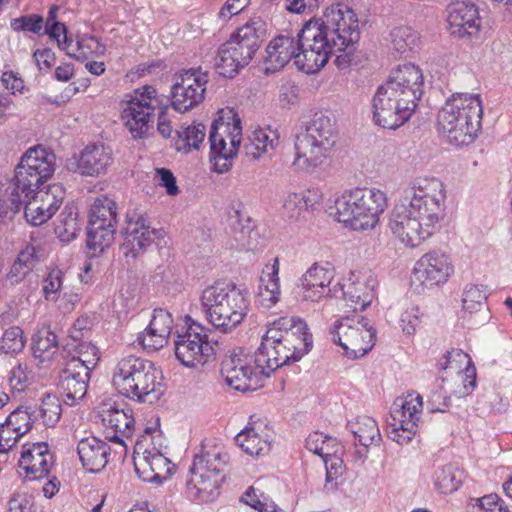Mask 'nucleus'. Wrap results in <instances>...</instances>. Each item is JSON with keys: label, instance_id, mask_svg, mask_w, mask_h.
I'll use <instances>...</instances> for the list:
<instances>
[{"label": "nucleus", "instance_id": "1", "mask_svg": "<svg viewBox=\"0 0 512 512\" xmlns=\"http://www.w3.org/2000/svg\"><path fill=\"white\" fill-rule=\"evenodd\" d=\"M358 18L346 5L328 7L321 18L311 19L296 32L283 30L266 48V74L282 69L294 59L306 74L319 71L331 54L342 52L360 39Z\"/></svg>", "mask_w": 512, "mask_h": 512}, {"label": "nucleus", "instance_id": "2", "mask_svg": "<svg viewBox=\"0 0 512 512\" xmlns=\"http://www.w3.org/2000/svg\"><path fill=\"white\" fill-rule=\"evenodd\" d=\"M446 191L437 178H418L405 190L401 205L396 206L389 227L396 239L416 248L431 237L445 215Z\"/></svg>", "mask_w": 512, "mask_h": 512}, {"label": "nucleus", "instance_id": "3", "mask_svg": "<svg viewBox=\"0 0 512 512\" xmlns=\"http://www.w3.org/2000/svg\"><path fill=\"white\" fill-rule=\"evenodd\" d=\"M422 94L421 69L412 63L398 66L372 99L375 124L386 129L400 127L410 119Z\"/></svg>", "mask_w": 512, "mask_h": 512}, {"label": "nucleus", "instance_id": "4", "mask_svg": "<svg viewBox=\"0 0 512 512\" xmlns=\"http://www.w3.org/2000/svg\"><path fill=\"white\" fill-rule=\"evenodd\" d=\"M312 348V335L306 322L295 316H283L268 325L254 362L270 375L277 368L299 361Z\"/></svg>", "mask_w": 512, "mask_h": 512}, {"label": "nucleus", "instance_id": "5", "mask_svg": "<svg viewBox=\"0 0 512 512\" xmlns=\"http://www.w3.org/2000/svg\"><path fill=\"white\" fill-rule=\"evenodd\" d=\"M482 115L479 94L454 93L438 112V130L456 147L469 145L478 136Z\"/></svg>", "mask_w": 512, "mask_h": 512}, {"label": "nucleus", "instance_id": "6", "mask_svg": "<svg viewBox=\"0 0 512 512\" xmlns=\"http://www.w3.org/2000/svg\"><path fill=\"white\" fill-rule=\"evenodd\" d=\"M335 142L334 121L325 113L316 112L296 134L291 167L296 171L314 172L326 163Z\"/></svg>", "mask_w": 512, "mask_h": 512}, {"label": "nucleus", "instance_id": "7", "mask_svg": "<svg viewBox=\"0 0 512 512\" xmlns=\"http://www.w3.org/2000/svg\"><path fill=\"white\" fill-rule=\"evenodd\" d=\"M224 443L221 439H206L194 457L185 495L196 503H210L221 494L224 482Z\"/></svg>", "mask_w": 512, "mask_h": 512}, {"label": "nucleus", "instance_id": "8", "mask_svg": "<svg viewBox=\"0 0 512 512\" xmlns=\"http://www.w3.org/2000/svg\"><path fill=\"white\" fill-rule=\"evenodd\" d=\"M112 384L123 396L139 403H152L163 393V375L147 359L128 355L113 370Z\"/></svg>", "mask_w": 512, "mask_h": 512}, {"label": "nucleus", "instance_id": "9", "mask_svg": "<svg viewBox=\"0 0 512 512\" xmlns=\"http://www.w3.org/2000/svg\"><path fill=\"white\" fill-rule=\"evenodd\" d=\"M387 208L386 193L374 187L348 189L335 200L338 221L355 231L374 229Z\"/></svg>", "mask_w": 512, "mask_h": 512}, {"label": "nucleus", "instance_id": "10", "mask_svg": "<svg viewBox=\"0 0 512 512\" xmlns=\"http://www.w3.org/2000/svg\"><path fill=\"white\" fill-rule=\"evenodd\" d=\"M120 119L134 140L148 137L157 109H162L163 95L152 85H143L125 95Z\"/></svg>", "mask_w": 512, "mask_h": 512}, {"label": "nucleus", "instance_id": "11", "mask_svg": "<svg viewBox=\"0 0 512 512\" xmlns=\"http://www.w3.org/2000/svg\"><path fill=\"white\" fill-rule=\"evenodd\" d=\"M65 195V188L61 184H52L46 189L33 187L28 193L15 194L9 190L10 204L6 202L0 204V219L9 211L17 212L23 206L27 222L33 226H39L55 215Z\"/></svg>", "mask_w": 512, "mask_h": 512}, {"label": "nucleus", "instance_id": "12", "mask_svg": "<svg viewBox=\"0 0 512 512\" xmlns=\"http://www.w3.org/2000/svg\"><path fill=\"white\" fill-rule=\"evenodd\" d=\"M267 36V23L261 17H253L243 26L239 27L226 40V66L234 68L226 70V78H234L239 69L249 64L253 55L259 49Z\"/></svg>", "mask_w": 512, "mask_h": 512}, {"label": "nucleus", "instance_id": "13", "mask_svg": "<svg viewBox=\"0 0 512 512\" xmlns=\"http://www.w3.org/2000/svg\"><path fill=\"white\" fill-rule=\"evenodd\" d=\"M54 153L42 146L30 147L15 168L14 178L9 186L12 193H28L33 187H40L55 171Z\"/></svg>", "mask_w": 512, "mask_h": 512}, {"label": "nucleus", "instance_id": "14", "mask_svg": "<svg viewBox=\"0 0 512 512\" xmlns=\"http://www.w3.org/2000/svg\"><path fill=\"white\" fill-rule=\"evenodd\" d=\"M332 340L344 350L348 358L366 355L375 345L376 333L362 315L346 316L338 320L330 331Z\"/></svg>", "mask_w": 512, "mask_h": 512}, {"label": "nucleus", "instance_id": "15", "mask_svg": "<svg viewBox=\"0 0 512 512\" xmlns=\"http://www.w3.org/2000/svg\"><path fill=\"white\" fill-rule=\"evenodd\" d=\"M177 360L185 367L196 368L214 358L215 352L206 340L204 328L196 323L179 333L174 341Z\"/></svg>", "mask_w": 512, "mask_h": 512}, {"label": "nucleus", "instance_id": "16", "mask_svg": "<svg viewBox=\"0 0 512 512\" xmlns=\"http://www.w3.org/2000/svg\"><path fill=\"white\" fill-rule=\"evenodd\" d=\"M335 276L329 264L314 263L299 279L296 294L302 301L318 302L324 297L338 298L337 284L330 287Z\"/></svg>", "mask_w": 512, "mask_h": 512}, {"label": "nucleus", "instance_id": "17", "mask_svg": "<svg viewBox=\"0 0 512 512\" xmlns=\"http://www.w3.org/2000/svg\"><path fill=\"white\" fill-rule=\"evenodd\" d=\"M454 272L450 257L440 251H429L422 255L413 268V279L423 288L443 285Z\"/></svg>", "mask_w": 512, "mask_h": 512}, {"label": "nucleus", "instance_id": "18", "mask_svg": "<svg viewBox=\"0 0 512 512\" xmlns=\"http://www.w3.org/2000/svg\"><path fill=\"white\" fill-rule=\"evenodd\" d=\"M112 163L111 149L102 143H92L67 159L66 167L81 176L99 177L106 174Z\"/></svg>", "mask_w": 512, "mask_h": 512}, {"label": "nucleus", "instance_id": "19", "mask_svg": "<svg viewBox=\"0 0 512 512\" xmlns=\"http://www.w3.org/2000/svg\"><path fill=\"white\" fill-rule=\"evenodd\" d=\"M207 75L200 70L191 69L181 73L172 87V107L185 113L197 106L204 98Z\"/></svg>", "mask_w": 512, "mask_h": 512}, {"label": "nucleus", "instance_id": "20", "mask_svg": "<svg viewBox=\"0 0 512 512\" xmlns=\"http://www.w3.org/2000/svg\"><path fill=\"white\" fill-rule=\"evenodd\" d=\"M376 278L371 271H353L343 283H337L338 297H343L346 305L364 310L374 298Z\"/></svg>", "mask_w": 512, "mask_h": 512}, {"label": "nucleus", "instance_id": "21", "mask_svg": "<svg viewBox=\"0 0 512 512\" xmlns=\"http://www.w3.org/2000/svg\"><path fill=\"white\" fill-rule=\"evenodd\" d=\"M54 464V457L45 442L23 445L19 459L20 475L28 481L40 480L48 476Z\"/></svg>", "mask_w": 512, "mask_h": 512}, {"label": "nucleus", "instance_id": "22", "mask_svg": "<svg viewBox=\"0 0 512 512\" xmlns=\"http://www.w3.org/2000/svg\"><path fill=\"white\" fill-rule=\"evenodd\" d=\"M236 445L250 456H264L271 450L273 431L266 419L250 418L247 426L234 437Z\"/></svg>", "mask_w": 512, "mask_h": 512}, {"label": "nucleus", "instance_id": "23", "mask_svg": "<svg viewBox=\"0 0 512 512\" xmlns=\"http://www.w3.org/2000/svg\"><path fill=\"white\" fill-rule=\"evenodd\" d=\"M265 375L261 368L255 364L253 368L239 354L233 353L226 359V384L236 391L246 392L258 389Z\"/></svg>", "mask_w": 512, "mask_h": 512}, {"label": "nucleus", "instance_id": "24", "mask_svg": "<svg viewBox=\"0 0 512 512\" xmlns=\"http://www.w3.org/2000/svg\"><path fill=\"white\" fill-rule=\"evenodd\" d=\"M163 234V230L151 229L143 216L133 215L127 221L122 244L123 254L135 258Z\"/></svg>", "mask_w": 512, "mask_h": 512}, {"label": "nucleus", "instance_id": "25", "mask_svg": "<svg viewBox=\"0 0 512 512\" xmlns=\"http://www.w3.org/2000/svg\"><path fill=\"white\" fill-rule=\"evenodd\" d=\"M447 22L452 35L461 38L474 36L480 29L478 8L471 2H453L447 7Z\"/></svg>", "mask_w": 512, "mask_h": 512}, {"label": "nucleus", "instance_id": "26", "mask_svg": "<svg viewBox=\"0 0 512 512\" xmlns=\"http://www.w3.org/2000/svg\"><path fill=\"white\" fill-rule=\"evenodd\" d=\"M100 417L111 441L125 444L124 438H130L134 431L135 420L132 411L116 404L104 405Z\"/></svg>", "mask_w": 512, "mask_h": 512}, {"label": "nucleus", "instance_id": "27", "mask_svg": "<svg viewBox=\"0 0 512 512\" xmlns=\"http://www.w3.org/2000/svg\"><path fill=\"white\" fill-rule=\"evenodd\" d=\"M442 370H451L457 374L462 387L455 391L457 397H464L471 393L476 385V369L472 365L470 356L461 349H451L439 362Z\"/></svg>", "mask_w": 512, "mask_h": 512}, {"label": "nucleus", "instance_id": "28", "mask_svg": "<svg viewBox=\"0 0 512 512\" xmlns=\"http://www.w3.org/2000/svg\"><path fill=\"white\" fill-rule=\"evenodd\" d=\"M134 468L145 482L160 483L166 480L175 469V465L167 457V453H155L133 456Z\"/></svg>", "mask_w": 512, "mask_h": 512}, {"label": "nucleus", "instance_id": "29", "mask_svg": "<svg viewBox=\"0 0 512 512\" xmlns=\"http://www.w3.org/2000/svg\"><path fill=\"white\" fill-rule=\"evenodd\" d=\"M77 453L83 468L90 473H97L107 465L110 447L106 442L90 436L79 441Z\"/></svg>", "mask_w": 512, "mask_h": 512}, {"label": "nucleus", "instance_id": "30", "mask_svg": "<svg viewBox=\"0 0 512 512\" xmlns=\"http://www.w3.org/2000/svg\"><path fill=\"white\" fill-rule=\"evenodd\" d=\"M77 365L75 362H67L61 376L60 386L69 405L83 399L87 393L90 374L81 365Z\"/></svg>", "mask_w": 512, "mask_h": 512}, {"label": "nucleus", "instance_id": "31", "mask_svg": "<svg viewBox=\"0 0 512 512\" xmlns=\"http://www.w3.org/2000/svg\"><path fill=\"white\" fill-rule=\"evenodd\" d=\"M249 311V293L245 284H226V332L237 327Z\"/></svg>", "mask_w": 512, "mask_h": 512}, {"label": "nucleus", "instance_id": "32", "mask_svg": "<svg viewBox=\"0 0 512 512\" xmlns=\"http://www.w3.org/2000/svg\"><path fill=\"white\" fill-rule=\"evenodd\" d=\"M226 224L230 229V246L237 249H244L250 246L249 237L252 231L251 219L243 211L242 203L232 202Z\"/></svg>", "mask_w": 512, "mask_h": 512}, {"label": "nucleus", "instance_id": "33", "mask_svg": "<svg viewBox=\"0 0 512 512\" xmlns=\"http://www.w3.org/2000/svg\"><path fill=\"white\" fill-rule=\"evenodd\" d=\"M202 306L209 323L220 331H224V282L216 281L202 293Z\"/></svg>", "mask_w": 512, "mask_h": 512}, {"label": "nucleus", "instance_id": "34", "mask_svg": "<svg viewBox=\"0 0 512 512\" xmlns=\"http://www.w3.org/2000/svg\"><path fill=\"white\" fill-rule=\"evenodd\" d=\"M423 402L419 394L410 393L404 399L394 403L391 412V420L388 425L394 427H406V423H413V428H418V421L422 412Z\"/></svg>", "mask_w": 512, "mask_h": 512}, {"label": "nucleus", "instance_id": "35", "mask_svg": "<svg viewBox=\"0 0 512 512\" xmlns=\"http://www.w3.org/2000/svg\"><path fill=\"white\" fill-rule=\"evenodd\" d=\"M319 194L314 190H307L300 193L290 192L283 201L282 212L291 221H298L306 218L310 209H313L319 202Z\"/></svg>", "mask_w": 512, "mask_h": 512}, {"label": "nucleus", "instance_id": "36", "mask_svg": "<svg viewBox=\"0 0 512 512\" xmlns=\"http://www.w3.org/2000/svg\"><path fill=\"white\" fill-rule=\"evenodd\" d=\"M223 111H218V116L211 124L208 143V162L211 171L222 174L224 172V134L220 129L224 126Z\"/></svg>", "mask_w": 512, "mask_h": 512}, {"label": "nucleus", "instance_id": "37", "mask_svg": "<svg viewBox=\"0 0 512 512\" xmlns=\"http://www.w3.org/2000/svg\"><path fill=\"white\" fill-rule=\"evenodd\" d=\"M279 259H273L271 265H266L262 271L259 285L261 303L266 306L275 305L280 299Z\"/></svg>", "mask_w": 512, "mask_h": 512}, {"label": "nucleus", "instance_id": "38", "mask_svg": "<svg viewBox=\"0 0 512 512\" xmlns=\"http://www.w3.org/2000/svg\"><path fill=\"white\" fill-rule=\"evenodd\" d=\"M148 452L149 454L167 453L166 438L160 430L158 418H155L154 422L144 429L136 441L133 456L145 455Z\"/></svg>", "mask_w": 512, "mask_h": 512}, {"label": "nucleus", "instance_id": "39", "mask_svg": "<svg viewBox=\"0 0 512 512\" xmlns=\"http://www.w3.org/2000/svg\"><path fill=\"white\" fill-rule=\"evenodd\" d=\"M117 204L108 196L97 197L90 209L89 225L117 226Z\"/></svg>", "mask_w": 512, "mask_h": 512}, {"label": "nucleus", "instance_id": "40", "mask_svg": "<svg viewBox=\"0 0 512 512\" xmlns=\"http://www.w3.org/2000/svg\"><path fill=\"white\" fill-rule=\"evenodd\" d=\"M347 428L364 447L379 444L381 441L378 425L376 421L369 416H359L355 420L349 421Z\"/></svg>", "mask_w": 512, "mask_h": 512}, {"label": "nucleus", "instance_id": "41", "mask_svg": "<svg viewBox=\"0 0 512 512\" xmlns=\"http://www.w3.org/2000/svg\"><path fill=\"white\" fill-rule=\"evenodd\" d=\"M278 144L275 132L257 129L252 132L249 143L244 146L245 155L256 160L273 151Z\"/></svg>", "mask_w": 512, "mask_h": 512}, {"label": "nucleus", "instance_id": "42", "mask_svg": "<svg viewBox=\"0 0 512 512\" xmlns=\"http://www.w3.org/2000/svg\"><path fill=\"white\" fill-rule=\"evenodd\" d=\"M115 226L89 225L87 247L92 257H98L110 248L115 240Z\"/></svg>", "mask_w": 512, "mask_h": 512}, {"label": "nucleus", "instance_id": "43", "mask_svg": "<svg viewBox=\"0 0 512 512\" xmlns=\"http://www.w3.org/2000/svg\"><path fill=\"white\" fill-rule=\"evenodd\" d=\"M106 52V46L96 37L90 35H82L77 38L74 42L71 41V45L66 50V54L76 59H89L93 57L104 56Z\"/></svg>", "mask_w": 512, "mask_h": 512}, {"label": "nucleus", "instance_id": "44", "mask_svg": "<svg viewBox=\"0 0 512 512\" xmlns=\"http://www.w3.org/2000/svg\"><path fill=\"white\" fill-rule=\"evenodd\" d=\"M80 221L77 207L67 205L59 215L55 233L62 242L74 240L80 232Z\"/></svg>", "mask_w": 512, "mask_h": 512}, {"label": "nucleus", "instance_id": "45", "mask_svg": "<svg viewBox=\"0 0 512 512\" xmlns=\"http://www.w3.org/2000/svg\"><path fill=\"white\" fill-rule=\"evenodd\" d=\"M463 473L451 465L438 468L434 474V484L442 494L456 491L462 483Z\"/></svg>", "mask_w": 512, "mask_h": 512}, {"label": "nucleus", "instance_id": "46", "mask_svg": "<svg viewBox=\"0 0 512 512\" xmlns=\"http://www.w3.org/2000/svg\"><path fill=\"white\" fill-rule=\"evenodd\" d=\"M32 341L34 356L42 360L50 359L57 346L56 335L46 328L38 330L34 334Z\"/></svg>", "mask_w": 512, "mask_h": 512}, {"label": "nucleus", "instance_id": "47", "mask_svg": "<svg viewBox=\"0 0 512 512\" xmlns=\"http://www.w3.org/2000/svg\"><path fill=\"white\" fill-rule=\"evenodd\" d=\"M390 36L392 47L397 52L405 53L407 51H412L418 46V33L411 27H395L391 31Z\"/></svg>", "mask_w": 512, "mask_h": 512}, {"label": "nucleus", "instance_id": "48", "mask_svg": "<svg viewBox=\"0 0 512 512\" xmlns=\"http://www.w3.org/2000/svg\"><path fill=\"white\" fill-rule=\"evenodd\" d=\"M64 272L55 267L49 270L48 274L42 280V295L46 301L56 302L59 299V293L63 287Z\"/></svg>", "mask_w": 512, "mask_h": 512}, {"label": "nucleus", "instance_id": "49", "mask_svg": "<svg viewBox=\"0 0 512 512\" xmlns=\"http://www.w3.org/2000/svg\"><path fill=\"white\" fill-rule=\"evenodd\" d=\"M23 330L18 326L6 329L0 341V349L5 354H17L25 347Z\"/></svg>", "mask_w": 512, "mask_h": 512}, {"label": "nucleus", "instance_id": "50", "mask_svg": "<svg viewBox=\"0 0 512 512\" xmlns=\"http://www.w3.org/2000/svg\"><path fill=\"white\" fill-rule=\"evenodd\" d=\"M226 110H228V113H226L227 119H232V123L227 122L226 127L228 128V133L230 136V144L231 149L228 153H226L225 159L226 162L230 159H233L237 153L238 149L241 144L242 139V126H241V119L238 117L237 113L234 111V109H229L226 107Z\"/></svg>", "mask_w": 512, "mask_h": 512}, {"label": "nucleus", "instance_id": "51", "mask_svg": "<svg viewBox=\"0 0 512 512\" xmlns=\"http://www.w3.org/2000/svg\"><path fill=\"white\" fill-rule=\"evenodd\" d=\"M62 413L61 403L57 396L46 395L40 405V416L43 424L47 427H53L60 420Z\"/></svg>", "mask_w": 512, "mask_h": 512}, {"label": "nucleus", "instance_id": "52", "mask_svg": "<svg viewBox=\"0 0 512 512\" xmlns=\"http://www.w3.org/2000/svg\"><path fill=\"white\" fill-rule=\"evenodd\" d=\"M182 145L178 146V150L189 153L192 149H198L205 137V127L202 124L191 125L186 127L179 134Z\"/></svg>", "mask_w": 512, "mask_h": 512}, {"label": "nucleus", "instance_id": "53", "mask_svg": "<svg viewBox=\"0 0 512 512\" xmlns=\"http://www.w3.org/2000/svg\"><path fill=\"white\" fill-rule=\"evenodd\" d=\"M463 309L468 313L482 311L486 308V294L477 285H469L463 293Z\"/></svg>", "mask_w": 512, "mask_h": 512}, {"label": "nucleus", "instance_id": "54", "mask_svg": "<svg viewBox=\"0 0 512 512\" xmlns=\"http://www.w3.org/2000/svg\"><path fill=\"white\" fill-rule=\"evenodd\" d=\"M169 338L148 326L138 334L137 343L147 352H155L167 345Z\"/></svg>", "mask_w": 512, "mask_h": 512}, {"label": "nucleus", "instance_id": "55", "mask_svg": "<svg viewBox=\"0 0 512 512\" xmlns=\"http://www.w3.org/2000/svg\"><path fill=\"white\" fill-rule=\"evenodd\" d=\"M100 359L99 350L91 343H81L78 348V355L72 357L68 362H75L85 368L90 374Z\"/></svg>", "mask_w": 512, "mask_h": 512}, {"label": "nucleus", "instance_id": "56", "mask_svg": "<svg viewBox=\"0 0 512 512\" xmlns=\"http://www.w3.org/2000/svg\"><path fill=\"white\" fill-rule=\"evenodd\" d=\"M34 375L25 364H18L11 369L9 374V385L13 392H23L32 383Z\"/></svg>", "mask_w": 512, "mask_h": 512}, {"label": "nucleus", "instance_id": "57", "mask_svg": "<svg viewBox=\"0 0 512 512\" xmlns=\"http://www.w3.org/2000/svg\"><path fill=\"white\" fill-rule=\"evenodd\" d=\"M6 422L17 431V435L23 436L32 428L33 415L28 408L19 407L10 413Z\"/></svg>", "mask_w": 512, "mask_h": 512}, {"label": "nucleus", "instance_id": "58", "mask_svg": "<svg viewBox=\"0 0 512 512\" xmlns=\"http://www.w3.org/2000/svg\"><path fill=\"white\" fill-rule=\"evenodd\" d=\"M470 512H510L496 494H488L470 504Z\"/></svg>", "mask_w": 512, "mask_h": 512}, {"label": "nucleus", "instance_id": "59", "mask_svg": "<svg viewBox=\"0 0 512 512\" xmlns=\"http://www.w3.org/2000/svg\"><path fill=\"white\" fill-rule=\"evenodd\" d=\"M44 24V19L38 14H29L14 18L10 22V27L16 32H32L38 34Z\"/></svg>", "mask_w": 512, "mask_h": 512}, {"label": "nucleus", "instance_id": "60", "mask_svg": "<svg viewBox=\"0 0 512 512\" xmlns=\"http://www.w3.org/2000/svg\"><path fill=\"white\" fill-rule=\"evenodd\" d=\"M422 316L423 314L420 312L418 306L409 305L406 307L400 315V326L403 332L408 335H413L421 323Z\"/></svg>", "mask_w": 512, "mask_h": 512}, {"label": "nucleus", "instance_id": "61", "mask_svg": "<svg viewBox=\"0 0 512 512\" xmlns=\"http://www.w3.org/2000/svg\"><path fill=\"white\" fill-rule=\"evenodd\" d=\"M337 445L331 437L323 436L319 432L311 433L305 440V447L316 455L322 457L325 452Z\"/></svg>", "mask_w": 512, "mask_h": 512}, {"label": "nucleus", "instance_id": "62", "mask_svg": "<svg viewBox=\"0 0 512 512\" xmlns=\"http://www.w3.org/2000/svg\"><path fill=\"white\" fill-rule=\"evenodd\" d=\"M241 501L259 512H264L265 510H269V508H273V501L254 486H251L246 490L241 497Z\"/></svg>", "mask_w": 512, "mask_h": 512}, {"label": "nucleus", "instance_id": "63", "mask_svg": "<svg viewBox=\"0 0 512 512\" xmlns=\"http://www.w3.org/2000/svg\"><path fill=\"white\" fill-rule=\"evenodd\" d=\"M173 318L172 315L165 309H155L153 311L149 325L152 326L157 332L170 337L173 329Z\"/></svg>", "mask_w": 512, "mask_h": 512}, {"label": "nucleus", "instance_id": "64", "mask_svg": "<svg viewBox=\"0 0 512 512\" xmlns=\"http://www.w3.org/2000/svg\"><path fill=\"white\" fill-rule=\"evenodd\" d=\"M321 458L325 465L326 483H332L333 480L337 479L342 474L344 462L339 456L332 453V449L327 450ZM327 485L328 484H326V486Z\"/></svg>", "mask_w": 512, "mask_h": 512}]
</instances>
